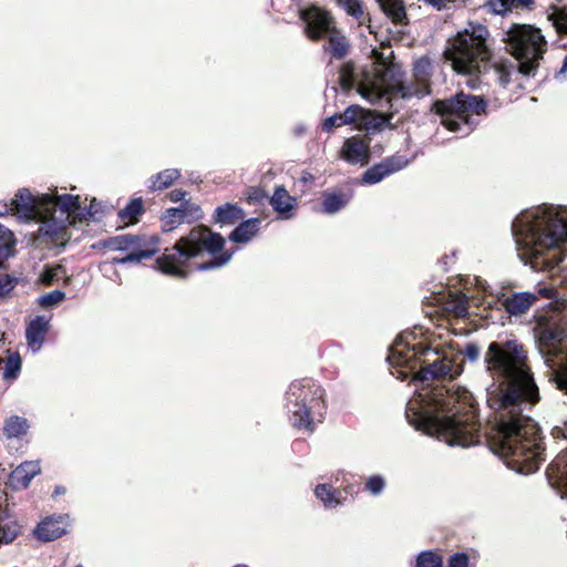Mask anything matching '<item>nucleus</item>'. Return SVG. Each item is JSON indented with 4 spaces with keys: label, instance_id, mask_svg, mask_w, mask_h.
Instances as JSON below:
<instances>
[{
    "label": "nucleus",
    "instance_id": "obj_41",
    "mask_svg": "<svg viewBox=\"0 0 567 567\" xmlns=\"http://www.w3.org/2000/svg\"><path fill=\"white\" fill-rule=\"evenodd\" d=\"M339 6L352 18L360 20L363 17L362 2L360 0H337Z\"/></svg>",
    "mask_w": 567,
    "mask_h": 567
},
{
    "label": "nucleus",
    "instance_id": "obj_8",
    "mask_svg": "<svg viewBox=\"0 0 567 567\" xmlns=\"http://www.w3.org/2000/svg\"><path fill=\"white\" fill-rule=\"evenodd\" d=\"M535 340L550 369V381L567 394V332L556 323H544L536 328Z\"/></svg>",
    "mask_w": 567,
    "mask_h": 567
},
{
    "label": "nucleus",
    "instance_id": "obj_13",
    "mask_svg": "<svg viewBox=\"0 0 567 567\" xmlns=\"http://www.w3.org/2000/svg\"><path fill=\"white\" fill-rule=\"evenodd\" d=\"M537 300L538 297L535 292L519 291L505 298L503 307L511 317H519L524 315Z\"/></svg>",
    "mask_w": 567,
    "mask_h": 567
},
{
    "label": "nucleus",
    "instance_id": "obj_15",
    "mask_svg": "<svg viewBox=\"0 0 567 567\" xmlns=\"http://www.w3.org/2000/svg\"><path fill=\"white\" fill-rule=\"evenodd\" d=\"M238 225L229 234V240L235 244H247L257 236L260 229L261 219L251 217L246 220H240Z\"/></svg>",
    "mask_w": 567,
    "mask_h": 567
},
{
    "label": "nucleus",
    "instance_id": "obj_51",
    "mask_svg": "<svg viewBox=\"0 0 567 567\" xmlns=\"http://www.w3.org/2000/svg\"><path fill=\"white\" fill-rule=\"evenodd\" d=\"M72 215H75L76 217H79L80 220H83L92 218L94 212L92 210V205L84 207L81 206V208L74 212Z\"/></svg>",
    "mask_w": 567,
    "mask_h": 567
},
{
    "label": "nucleus",
    "instance_id": "obj_36",
    "mask_svg": "<svg viewBox=\"0 0 567 567\" xmlns=\"http://www.w3.org/2000/svg\"><path fill=\"white\" fill-rule=\"evenodd\" d=\"M21 357L18 352L10 353L7 358L3 371V379L16 380L21 371Z\"/></svg>",
    "mask_w": 567,
    "mask_h": 567
},
{
    "label": "nucleus",
    "instance_id": "obj_47",
    "mask_svg": "<svg viewBox=\"0 0 567 567\" xmlns=\"http://www.w3.org/2000/svg\"><path fill=\"white\" fill-rule=\"evenodd\" d=\"M470 556L464 551H457L450 556L447 560L449 567H468Z\"/></svg>",
    "mask_w": 567,
    "mask_h": 567
},
{
    "label": "nucleus",
    "instance_id": "obj_44",
    "mask_svg": "<svg viewBox=\"0 0 567 567\" xmlns=\"http://www.w3.org/2000/svg\"><path fill=\"white\" fill-rule=\"evenodd\" d=\"M384 486L385 482L380 475L370 476L365 483V489L374 496L380 495L384 489Z\"/></svg>",
    "mask_w": 567,
    "mask_h": 567
},
{
    "label": "nucleus",
    "instance_id": "obj_31",
    "mask_svg": "<svg viewBox=\"0 0 567 567\" xmlns=\"http://www.w3.org/2000/svg\"><path fill=\"white\" fill-rule=\"evenodd\" d=\"M13 233L3 225H0V268L3 262L13 254Z\"/></svg>",
    "mask_w": 567,
    "mask_h": 567
},
{
    "label": "nucleus",
    "instance_id": "obj_55",
    "mask_svg": "<svg viewBox=\"0 0 567 567\" xmlns=\"http://www.w3.org/2000/svg\"><path fill=\"white\" fill-rule=\"evenodd\" d=\"M425 3L430 4L436 10H443L446 9L447 0H423Z\"/></svg>",
    "mask_w": 567,
    "mask_h": 567
},
{
    "label": "nucleus",
    "instance_id": "obj_25",
    "mask_svg": "<svg viewBox=\"0 0 567 567\" xmlns=\"http://www.w3.org/2000/svg\"><path fill=\"white\" fill-rule=\"evenodd\" d=\"M29 421L19 415H11L4 420L3 434L7 439H21L29 431Z\"/></svg>",
    "mask_w": 567,
    "mask_h": 567
},
{
    "label": "nucleus",
    "instance_id": "obj_33",
    "mask_svg": "<svg viewBox=\"0 0 567 567\" xmlns=\"http://www.w3.org/2000/svg\"><path fill=\"white\" fill-rule=\"evenodd\" d=\"M144 214V205L141 197L131 199L126 206L118 210L117 216L121 220L133 219L136 220Z\"/></svg>",
    "mask_w": 567,
    "mask_h": 567
},
{
    "label": "nucleus",
    "instance_id": "obj_1",
    "mask_svg": "<svg viewBox=\"0 0 567 567\" xmlns=\"http://www.w3.org/2000/svg\"><path fill=\"white\" fill-rule=\"evenodd\" d=\"M425 357L413 381L420 389L406 403L410 425L450 446L478 445L484 437L487 449L502 461L523 456L522 461H544L545 450L538 424L526 414L540 401L528 351L514 334L489 342L483 361L493 378L494 389L487 402L497 414L493 433L482 435L477 402L464 386L444 384L463 372L460 355L439 351L426 344H410L398 336L386 358L391 365L415 369V358Z\"/></svg>",
    "mask_w": 567,
    "mask_h": 567
},
{
    "label": "nucleus",
    "instance_id": "obj_23",
    "mask_svg": "<svg viewBox=\"0 0 567 567\" xmlns=\"http://www.w3.org/2000/svg\"><path fill=\"white\" fill-rule=\"evenodd\" d=\"M431 93L430 84L417 82L414 79V82L406 83L404 79L399 83L392 96H400L403 100H409L412 97H424Z\"/></svg>",
    "mask_w": 567,
    "mask_h": 567
},
{
    "label": "nucleus",
    "instance_id": "obj_43",
    "mask_svg": "<svg viewBox=\"0 0 567 567\" xmlns=\"http://www.w3.org/2000/svg\"><path fill=\"white\" fill-rule=\"evenodd\" d=\"M507 468L519 475H530L539 471V463H505Z\"/></svg>",
    "mask_w": 567,
    "mask_h": 567
},
{
    "label": "nucleus",
    "instance_id": "obj_50",
    "mask_svg": "<svg viewBox=\"0 0 567 567\" xmlns=\"http://www.w3.org/2000/svg\"><path fill=\"white\" fill-rule=\"evenodd\" d=\"M341 122V115L340 114H333L329 117H327L322 123V130L326 132L332 131L337 126H341L342 124H339Z\"/></svg>",
    "mask_w": 567,
    "mask_h": 567
},
{
    "label": "nucleus",
    "instance_id": "obj_46",
    "mask_svg": "<svg viewBox=\"0 0 567 567\" xmlns=\"http://www.w3.org/2000/svg\"><path fill=\"white\" fill-rule=\"evenodd\" d=\"M460 354L464 355L470 362H477L481 355V349L476 343L468 342L460 351Z\"/></svg>",
    "mask_w": 567,
    "mask_h": 567
},
{
    "label": "nucleus",
    "instance_id": "obj_12",
    "mask_svg": "<svg viewBox=\"0 0 567 567\" xmlns=\"http://www.w3.org/2000/svg\"><path fill=\"white\" fill-rule=\"evenodd\" d=\"M50 328V320L44 316H37L33 318L25 328V339L28 346L35 353L40 351L45 341V334Z\"/></svg>",
    "mask_w": 567,
    "mask_h": 567
},
{
    "label": "nucleus",
    "instance_id": "obj_60",
    "mask_svg": "<svg viewBox=\"0 0 567 567\" xmlns=\"http://www.w3.org/2000/svg\"><path fill=\"white\" fill-rule=\"evenodd\" d=\"M9 212V206L7 203H0V217L7 215Z\"/></svg>",
    "mask_w": 567,
    "mask_h": 567
},
{
    "label": "nucleus",
    "instance_id": "obj_52",
    "mask_svg": "<svg viewBox=\"0 0 567 567\" xmlns=\"http://www.w3.org/2000/svg\"><path fill=\"white\" fill-rule=\"evenodd\" d=\"M551 435L555 439H564L567 441V422H564L561 426L553 427Z\"/></svg>",
    "mask_w": 567,
    "mask_h": 567
},
{
    "label": "nucleus",
    "instance_id": "obj_3",
    "mask_svg": "<svg viewBox=\"0 0 567 567\" xmlns=\"http://www.w3.org/2000/svg\"><path fill=\"white\" fill-rule=\"evenodd\" d=\"M512 235L525 266L556 276L566 255L567 206L542 204L522 210L512 221Z\"/></svg>",
    "mask_w": 567,
    "mask_h": 567
},
{
    "label": "nucleus",
    "instance_id": "obj_24",
    "mask_svg": "<svg viewBox=\"0 0 567 567\" xmlns=\"http://www.w3.org/2000/svg\"><path fill=\"white\" fill-rule=\"evenodd\" d=\"M181 177V171L177 168H167L158 172L148 178V189L156 192L168 188Z\"/></svg>",
    "mask_w": 567,
    "mask_h": 567
},
{
    "label": "nucleus",
    "instance_id": "obj_34",
    "mask_svg": "<svg viewBox=\"0 0 567 567\" xmlns=\"http://www.w3.org/2000/svg\"><path fill=\"white\" fill-rule=\"evenodd\" d=\"M11 206L30 214L34 208V197L28 188H20L11 200Z\"/></svg>",
    "mask_w": 567,
    "mask_h": 567
},
{
    "label": "nucleus",
    "instance_id": "obj_63",
    "mask_svg": "<svg viewBox=\"0 0 567 567\" xmlns=\"http://www.w3.org/2000/svg\"><path fill=\"white\" fill-rule=\"evenodd\" d=\"M447 2L453 3L454 7H461L466 2V0H447Z\"/></svg>",
    "mask_w": 567,
    "mask_h": 567
},
{
    "label": "nucleus",
    "instance_id": "obj_16",
    "mask_svg": "<svg viewBox=\"0 0 567 567\" xmlns=\"http://www.w3.org/2000/svg\"><path fill=\"white\" fill-rule=\"evenodd\" d=\"M342 156L350 164H367L370 157L369 146L360 138H348L342 148Z\"/></svg>",
    "mask_w": 567,
    "mask_h": 567
},
{
    "label": "nucleus",
    "instance_id": "obj_9",
    "mask_svg": "<svg viewBox=\"0 0 567 567\" xmlns=\"http://www.w3.org/2000/svg\"><path fill=\"white\" fill-rule=\"evenodd\" d=\"M299 18L305 24V34L312 41H318L332 31L330 16L318 7L300 9Z\"/></svg>",
    "mask_w": 567,
    "mask_h": 567
},
{
    "label": "nucleus",
    "instance_id": "obj_27",
    "mask_svg": "<svg viewBox=\"0 0 567 567\" xmlns=\"http://www.w3.org/2000/svg\"><path fill=\"white\" fill-rule=\"evenodd\" d=\"M186 218V208L182 204L179 207H171L162 216V229L165 233L172 231L179 226Z\"/></svg>",
    "mask_w": 567,
    "mask_h": 567
},
{
    "label": "nucleus",
    "instance_id": "obj_22",
    "mask_svg": "<svg viewBox=\"0 0 567 567\" xmlns=\"http://www.w3.org/2000/svg\"><path fill=\"white\" fill-rule=\"evenodd\" d=\"M383 13L399 25H408L409 19L403 0H377Z\"/></svg>",
    "mask_w": 567,
    "mask_h": 567
},
{
    "label": "nucleus",
    "instance_id": "obj_4",
    "mask_svg": "<svg viewBox=\"0 0 567 567\" xmlns=\"http://www.w3.org/2000/svg\"><path fill=\"white\" fill-rule=\"evenodd\" d=\"M225 238L206 226L193 228L174 246L165 248L156 265L163 274L187 278L193 271H207L228 264L235 250H225Z\"/></svg>",
    "mask_w": 567,
    "mask_h": 567
},
{
    "label": "nucleus",
    "instance_id": "obj_19",
    "mask_svg": "<svg viewBox=\"0 0 567 567\" xmlns=\"http://www.w3.org/2000/svg\"><path fill=\"white\" fill-rule=\"evenodd\" d=\"M352 198V192H330L322 194V212L333 215L344 208Z\"/></svg>",
    "mask_w": 567,
    "mask_h": 567
},
{
    "label": "nucleus",
    "instance_id": "obj_17",
    "mask_svg": "<svg viewBox=\"0 0 567 567\" xmlns=\"http://www.w3.org/2000/svg\"><path fill=\"white\" fill-rule=\"evenodd\" d=\"M39 473V463H20L10 474V484L14 489H24Z\"/></svg>",
    "mask_w": 567,
    "mask_h": 567
},
{
    "label": "nucleus",
    "instance_id": "obj_56",
    "mask_svg": "<svg viewBox=\"0 0 567 567\" xmlns=\"http://www.w3.org/2000/svg\"><path fill=\"white\" fill-rule=\"evenodd\" d=\"M186 196V192L182 189H174L169 193V199L174 203L181 202Z\"/></svg>",
    "mask_w": 567,
    "mask_h": 567
},
{
    "label": "nucleus",
    "instance_id": "obj_45",
    "mask_svg": "<svg viewBox=\"0 0 567 567\" xmlns=\"http://www.w3.org/2000/svg\"><path fill=\"white\" fill-rule=\"evenodd\" d=\"M361 111H362V107L359 105L353 104V105L348 106L344 110V112L342 114H340L341 122H339V124L348 125V124L355 123L358 115L360 114Z\"/></svg>",
    "mask_w": 567,
    "mask_h": 567
},
{
    "label": "nucleus",
    "instance_id": "obj_53",
    "mask_svg": "<svg viewBox=\"0 0 567 567\" xmlns=\"http://www.w3.org/2000/svg\"><path fill=\"white\" fill-rule=\"evenodd\" d=\"M454 312L457 317L467 316V301L462 300L454 306Z\"/></svg>",
    "mask_w": 567,
    "mask_h": 567
},
{
    "label": "nucleus",
    "instance_id": "obj_64",
    "mask_svg": "<svg viewBox=\"0 0 567 567\" xmlns=\"http://www.w3.org/2000/svg\"><path fill=\"white\" fill-rule=\"evenodd\" d=\"M302 132H303V128H302V127H300V126H297V127H296V134H297V135H300Z\"/></svg>",
    "mask_w": 567,
    "mask_h": 567
},
{
    "label": "nucleus",
    "instance_id": "obj_57",
    "mask_svg": "<svg viewBox=\"0 0 567 567\" xmlns=\"http://www.w3.org/2000/svg\"><path fill=\"white\" fill-rule=\"evenodd\" d=\"M534 2L535 0H513V6L516 4L517 7L529 8Z\"/></svg>",
    "mask_w": 567,
    "mask_h": 567
},
{
    "label": "nucleus",
    "instance_id": "obj_2",
    "mask_svg": "<svg viewBox=\"0 0 567 567\" xmlns=\"http://www.w3.org/2000/svg\"><path fill=\"white\" fill-rule=\"evenodd\" d=\"M488 33L485 25L471 23L470 29L457 34L451 53L453 66L457 73L478 75L493 69L503 87L511 83L513 74L528 78L536 75L547 51V41L539 28L513 23L505 31L503 41L517 63L507 59L491 62V52L486 45Z\"/></svg>",
    "mask_w": 567,
    "mask_h": 567
},
{
    "label": "nucleus",
    "instance_id": "obj_5",
    "mask_svg": "<svg viewBox=\"0 0 567 567\" xmlns=\"http://www.w3.org/2000/svg\"><path fill=\"white\" fill-rule=\"evenodd\" d=\"M378 55L373 79L370 78L369 73L362 74V79H360L354 63H343L338 75L341 90L348 93L355 89L371 104H378L385 97H392V93L402 82L405 73L399 63L386 61L382 53L378 52Z\"/></svg>",
    "mask_w": 567,
    "mask_h": 567
},
{
    "label": "nucleus",
    "instance_id": "obj_14",
    "mask_svg": "<svg viewBox=\"0 0 567 567\" xmlns=\"http://www.w3.org/2000/svg\"><path fill=\"white\" fill-rule=\"evenodd\" d=\"M245 216V210L238 204L226 203L215 208L212 221L220 227L234 226L243 220Z\"/></svg>",
    "mask_w": 567,
    "mask_h": 567
},
{
    "label": "nucleus",
    "instance_id": "obj_38",
    "mask_svg": "<svg viewBox=\"0 0 567 567\" xmlns=\"http://www.w3.org/2000/svg\"><path fill=\"white\" fill-rule=\"evenodd\" d=\"M56 205L62 213L66 214H73L74 212L81 208L79 196H74L71 194L60 195L58 197Z\"/></svg>",
    "mask_w": 567,
    "mask_h": 567
},
{
    "label": "nucleus",
    "instance_id": "obj_59",
    "mask_svg": "<svg viewBox=\"0 0 567 567\" xmlns=\"http://www.w3.org/2000/svg\"><path fill=\"white\" fill-rule=\"evenodd\" d=\"M8 516H9L8 508L0 505V522L6 519Z\"/></svg>",
    "mask_w": 567,
    "mask_h": 567
},
{
    "label": "nucleus",
    "instance_id": "obj_6",
    "mask_svg": "<svg viewBox=\"0 0 567 567\" xmlns=\"http://www.w3.org/2000/svg\"><path fill=\"white\" fill-rule=\"evenodd\" d=\"M324 389L313 379L295 380L286 391V410L291 425L300 431L312 433L315 423L312 414L326 410Z\"/></svg>",
    "mask_w": 567,
    "mask_h": 567
},
{
    "label": "nucleus",
    "instance_id": "obj_58",
    "mask_svg": "<svg viewBox=\"0 0 567 567\" xmlns=\"http://www.w3.org/2000/svg\"><path fill=\"white\" fill-rule=\"evenodd\" d=\"M65 492H66V489H65L64 486L58 485V486H55V488L53 491L52 497L55 498V497H58L60 495L65 494Z\"/></svg>",
    "mask_w": 567,
    "mask_h": 567
},
{
    "label": "nucleus",
    "instance_id": "obj_7",
    "mask_svg": "<svg viewBox=\"0 0 567 567\" xmlns=\"http://www.w3.org/2000/svg\"><path fill=\"white\" fill-rule=\"evenodd\" d=\"M487 102L483 96L460 93L449 100H437L432 111L440 116L441 124L450 132L467 136L480 124L486 113Z\"/></svg>",
    "mask_w": 567,
    "mask_h": 567
},
{
    "label": "nucleus",
    "instance_id": "obj_30",
    "mask_svg": "<svg viewBox=\"0 0 567 567\" xmlns=\"http://www.w3.org/2000/svg\"><path fill=\"white\" fill-rule=\"evenodd\" d=\"M349 48L350 44L347 38L334 32L330 34L329 45L326 48V50L329 51L333 58L340 60L348 54Z\"/></svg>",
    "mask_w": 567,
    "mask_h": 567
},
{
    "label": "nucleus",
    "instance_id": "obj_10",
    "mask_svg": "<svg viewBox=\"0 0 567 567\" xmlns=\"http://www.w3.org/2000/svg\"><path fill=\"white\" fill-rule=\"evenodd\" d=\"M410 162L411 159L401 154L384 157L381 162L374 164L362 174L361 183L365 185L378 184L385 177L405 168Z\"/></svg>",
    "mask_w": 567,
    "mask_h": 567
},
{
    "label": "nucleus",
    "instance_id": "obj_11",
    "mask_svg": "<svg viewBox=\"0 0 567 567\" xmlns=\"http://www.w3.org/2000/svg\"><path fill=\"white\" fill-rule=\"evenodd\" d=\"M269 205L280 219H290L295 215L297 199L288 193L284 185H277L272 196L269 197Z\"/></svg>",
    "mask_w": 567,
    "mask_h": 567
},
{
    "label": "nucleus",
    "instance_id": "obj_40",
    "mask_svg": "<svg viewBox=\"0 0 567 567\" xmlns=\"http://www.w3.org/2000/svg\"><path fill=\"white\" fill-rule=\"evenodd\" d=\"M20 533V526L17 522L0 524V544L13 542Z\"/></svg>",
    "mask_w": 567,
    "mask_h": 567
},
{
    "label": "nucleus",
    "instance_id": "obj_28",
    "mask_svg": "<svg viewBox=\"0 0 567 567\" xmlns=\"http://www.w3.org/2000/svg\"><path fill=\"white\" fill-rule=\"evenodd\" d=\"M315 495L327 508L337 507L341 504L338 493L331 484H318L315 488Z\"/></svg>",
    "mask_w": 567,
    "mask_h": 567
},
{
    "label": "nucleus",
    "instance_id": "obj_49",
    "mask_svg": "<svg viewBox=\"0 0 567 567\" xmlns=\"http://www.w3.org/2000/svg\"><path fill=\"white\" fill-rule=\"evenodd\" d=\"M248 199L251 203L261 204L264 200L269 199V197L265 189H262L260 187H252L249 190Z\"/></svg>",
    "mask_w": 567,
    "mask_h": 567
},
{
    "label": "nucleus",
    "instance_id": "obj_20",
    "mask_svg": "<svg viewBox=\"0 0 567 567\" xmlns=\"http://www.w3.org/2000/svg\"><path fill=\"white\" fill-rule=\"evenodd\" d=\"M61 524L60 518L48 517L37 526L34 533L39 539L52 542L65 534V528Z\"/></svg>",
    "mask_w": 567,
    "mask_h": 567
},
{
    "label": "nucleus",
    "instance_id": "obj_61",
    "mask_svg": "<svg viewBox=\"0 0 567 567\" xmlns=\"http://www.w3.org/2000/svg\"><path fill=\"white\" fill-rule=\"evenodd\" d=\"M567 72V55L564 58L563 65L558 72V74L566 73Z\"/></svg>",
    "mask_w": 567,
    "mask_h": 567
},
{
    "label": "nucleus",
    "instance_id": "obj_54",
    "mask_svg": "<svg viewBox=\"0 0 567 567\" xmlns=\"http://www.w3.org/2000/svg\"><path fill=\"white\" fill-rule=\"evenodd\" d=\"M538 296H543L548 299H553L556 295V290L553 287H544L539 288L537 292H535Z\"/></svg>",
    "mask_w": 567,
    "mask_h": 567
},
{
    "label": "nucleus",
    "instance_id": "obj_29",
    "mask_svg": "<svg viewBox=\"0 0 567 567\" xmlns=\"http://www.w3.org/2000/svg\"><path fill=\"white\" fill-rule=\"evenodd\" d=\"M136 240L137 235L124 234L109 237L102 241V245L103 247L114 251H127Z\"/></svg>",
    "mask_w": 567,
    "mask_h": 567
},
{
    "label": "nucleus",
    "instance_id": "obj_39",
    "mask_svg": "<svg viewBox=\"0 0 567 567\" xmlns=\"http://www.w3.org/2000/svg\"><path fill=\"white\" fill-rule=\"evenodd\" d=\"M65 297L66 296L64 291L55 289L53 291L42 295L38 299V303L43 309H50L62 302L65 299Z\"/></svg>",
    "mask_w": 567,
    "mask_h": 567
},
{
    "label": "nucleus",
    "instance_id": "obj_48",
    "mask_svg": "<svg viewBox=\"0 0 567 567\" xmlns=\"http://www.w3.org/2000/svg\"><path fill=\"white\" fill-rule=\"evenodd\" d=\"M16 278L9 275H0V298L7 296L10 291L14 289Z\"/></svg>",
    "mask_w": 567,
    "mask_h": 567
},
{
    "label": "nucleus",
    "instance_id": "obj_35",
    "mask_svg": "<svg viewBox=\"0 0 567 567\" xmlns=\"http://www.w3.org/2000/svg\"><path fill=\"white\" fill-rule=\"evenodd\" d=\"M414 567H444L443 557L434 550H423L416 556Z\"/></svg>",
    "mask_w": 567,
    "mask_h": 567
},
{
    "label": "nucleus",
    "instance_id": "obj_21",
    "mask_svg": "<svg viewBox=\"0 0 567 567\" xmlns=\"http://www.w3.org/2000/svg\"><path fill=\"white\" fill-rule=\"evenodd\" d=\"M39 234L52 244L63 245L66 241L68 231L64 223L52 218L40 226Z\"/></svg>",
    "mask_w": 567,
    "mask_h": 567
},
{
    "label": "nucleus",
    "instance_id": "obj_32",
    "mask_svg": "<svg viewBox=\"0 0 567 567\" xmlns=\"http://www.w3.org/2000/svg\"><path fill=\"white\" fill-rule=\"evenodd\" d=\"M432 72L433 64L431 59L426 55L421 56L413 64V76L417 82L430 84Z\"/></svg>",
    "mask_w": 567,
    "mask_h": 567
},
{
    "label": "nucleus",
    "instance_id": "obj_18",
    "mask_svg": "<svg viewBox=\"0 0 567 567\" xmlns=\"http://www.w3.org/2000/svg\"><path fill=\"white\" fill-rule=\"evenodd\" d=\"M546 477L553 488L561 498H567V463H548Z\"/></svg>",
    "mask_w": 567,
    "mask_h": 567
},
{
    "label": "nucleus",
    "instance_id": "obj_62",
    "mask_svg": "<svg viewBox=\"0 0 567 567\" xmlns=\"http://www.w3.org/2000/svg\"><path fill=\"white\" fill-rule=\"evenodd\" d=\"M409 375V372H404L402 370H398V375L396 378L401 379V380H405Z\"/></svg>",
    "mask_w": 567,
    "mask_h": 567
},
{
    "label": "nucleus",
    "instance_id": "obj_37",
    "mask_svg": "<svg viewBox=\"0 0 567 567\" xmlns=\"http://www.w3.org/2000/svg\"><path fill=\"white\" fill-rule=\"evenodd\" d=\"M159 239L156 236H141L137 235V240L132 245L131 249L133 252H143L147 250H154V255L158 251Z\"/></svg>",
    "mask_w": 567,
    "mask_h": 567
},
{
    "label": "nucleus",
    "instance_id": "obj_42",
    "mask_svg": "<svg viewBox=\"0 0 567 567\" xmlns=\"http://www.w3.org/2000/svg\"><path fill=\"white\" fill-rule=\"evenodd\" d=\"M485 7L494 14L504 16L511 11L513 0H487Z\"/></svg>",
    "mask_w": 567,
    "mask_h": 567
},
{
    "label": "nucleus",
    "instance_id": "obj_26",
    "mask_svg": "<svg viewBox=\"0 0 567 567\" xmlns=\"http://www.w3.org/2000/svg\"><path fill=\"white\" fill-rule=\"evenodd\" d=\"M128 251L130 252L124 257H113L111 260L102 262L100 265V270L103 272H107L109 270H113L114 265L140 262L143 259H147L154 256V250H147L143 252H133L132 250Z\"/></svg>",
    "mask_w": 567,
    "mask_h": 567
}]
</instances>
